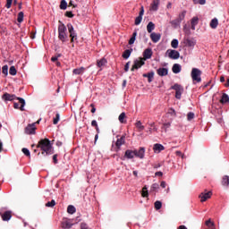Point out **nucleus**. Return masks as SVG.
<instances>
[{"mask_svg": "<svg viewBox=\"0 0 229 229\" xmlns=\"http://www.w3.org/2000/svg\"><path fill=\"white\" fill-rule=\"evenodd\" d=\"M66 26L70 33L71 42L72 43L75 40H78V33L74 30V27L71 23H68Z\"/></svg>", "mask_w": 229, "mask_h": 229, "instance_id": "423d86ee", "label": "nucleus"}, {"mask_svg": "<svg viewBox=\"0 0 229 229\" xmlns=\"http://www.w3.org/2000/svg\"><path fill=\"white\" fill-rule=\"evenodd\" d=\"M154 205L156 210H160V208H162V202L160 200H157Z\"/></svg>", "mask_w": 229, "mask_h": 229, "instance_id": "49530a36", "label": "nucleus"}, {"mask_svg": "<svg viewBox=\"0 0 229 229\" xmlns=\"http://www.w3.org/2000/svg\"><path fill=\"white\" fill-rule=\"evenodd\" d=\"M158 76H167L169 74V70L167 68H159L157 70Z\"/></svg>", "mask_w": 229, "mask_h": 229, "instance_id": "aec40b11", "label": "nucleus"}, {"mask_svg": "<svg viewBox=\"0 0 229 229\" xmlns=\"http://www.w3.org/2000/svg\"><path fill=\"white\" fill-rule=\"evenodd\" d=\"M163 126L165 128H171V122H167V123H163Z\"/></svg>", "mask_w": 229, "mask_h": 229, "instance_id": "338daca9", "label": "nucleus"}, {"mask_svg": "<svg viewBox=\"0 0 229 229\" xmlns=\"http://www.w3.org/2000/svg\"><path fill=\"white\" fill-rule=\"evenodd\" d=\"M166 55L171 58V60H178V58H180V52L177 50L168 49L166 51Z\"/></svg>", "mask_w": 229, "mask_h": 229, "instance_id": "6e6552de", "label": "nucleus"}, {"mask_svg": "<svg viewBox=\"0 0 229 229\" xmlns=\"http://www.w3.org/2000/svg\"><path fill=\"white\" fill-rule=\"evenodd\" d=\"M158 189H160V186L158 185V183H153L151 185L150 191L152 192H157V191H158Z\"/></svg>", "mask_w": 229, "mask_h": 229, "instance_id": "37998d69", "label": "nucleus"}, {"mask_svg": "<svg viewBox=\"0 0 229 229\" xmlns=\"http://www.w3.org/2000/svg\"><path fill=\"white\" fill-rule=\"evenodd\" d=\"M16 99H18L19 103L21 104V106H19V103L14 102L13 107L16 110H21V112H24V106H26V101L22 98H17Z\"/></svg>", "mask_w": 229, "mask_h": 229, "instance_id": "0eeeda50", "label": "nucleus"}, {"mask_svg": "<svg viewBox=\"0 0 229 229\" xmlns=\"http://www.w3.org/2000/svg\"><path fill=\"white\" fill-rule=\"evenodd\" d=\"M22 153L24 154L25 157H31V154L30 153V149L23 148L21 149Z\"/></svg>", "mask_w": 229, "mask_h": 229, "instance_id": "09e8293b", "label": "nucleus"}, {"mask_svg": "<svg viewBox=\"0 0 229 229\" xmlns=\"http://www.w3.org/2000/svg\"><path fill=\"white\" fill-rule=\"evenodd\" d=\"M97 134L95 135V142H98V139H99V126L95 127Z\"/></svg>", "mask_w": 229, "mask_h": 229, "instance_id": "5fc2aeb1", "label": "nucleus"}, {"mask_svg": "<svg viewBox=\"0 0 229 229\" xmlns=\"http://www.w3.org/2000/svg\"><path fill=\"white\" fill-rule=\"evenodd\" d=\"M2 72L4 76H8V65L5 64L2 67Z\"/></svg>", "mask_w": 229, "mask_h": 229, "instance_id": "de8ad7c7", "label": "nucleus"}, {"mask_svg": "<svg viewBox=\"0 0 229 229\" xmlns=\"http://www.w3.org/2000/svg\"><path fill=\"white\" fill-rule=\"evenodd\" d=\"M131 51H133V49L125 50L122 55L123 58H124V60H128L131 55Z\"/></svg>", "mask_w": 229, "mask_h": 229, "instance_id": "b1692460", "label": "nucleus"}, {"mask_svg": "<svg viewBox=\"0 0 229 229\" xmlns=\"http://www.w3.org/2000/svg\"><path fill=\"white\" fill-rule=\"evenodd\" d=\"M185 45L188 47H194L196 46V41H194V39H186L185 41Z\"/></svg>", "mask_w": 229, "mask_h": 229, "instance_id": "c756f323", "label": "nucleus"}, {"mask_svg": "<svg viewBox=\"0 0 229 229\" xmlns=\"http://www.w3.org/2000/svg\"><path fill=\"white\" fill-rule=\"evenodd\" d=\"M187 119L189 121H192V119H194V113H192V112L188 113Z\"/></svg>", "mask_w": 229, "mask_h": 229, "instance_id": "13d9d810", "label": "nucleus"}, {"mask_svg": "<svg viewBox=\"0 0 229 229\" xmlns=\"http://www.w3.org/2000/svg\"><path fill=\"white\" fill-rule=\"evenodd\" d=\"M12 3H13V0H6L5 8L7 9L12 8Z\"/></svg>", "mask_w": 229, "mask_h": 229, "instance_id": "4d7b16f0", "label": "nucleus"}, {"mask_svg": "<svg viewBox=\"0 0 229 229\" xmlns=\"http://www.w3.org/2000/svg\"><path fill=\"white\" fill-rule=\"evenodd\" d=\"M13 212L11 210H6V208H1L0 216L3 221H10L12 219Z\"/></svg>", "mask_w": 229, "mask_h": 229, "instance_id": "39448f33", "label": "nucleus"}, {"mask_svg": "<svg viewBox=\"0 0 229 229\" xmlns=\"http://www.w3.org/2000/svg\"><path fill=\"white\" fill-rule=\"evenodd\" d=\"M150 38L152 42H154V44H157V42H158L160 38H162V35H160V33L152 32L150 34Z\"/></svg>", "mask_w": 229, "mask_h": 229, "instance_id": "dca6fc26", "label": "nucleus"}, {"mask_svg": "<svg viewBox=\"0 0 229 229\" xmlns=\"http://www.w3.org/2000/svg\"><path fill=\"white\" fill-rule=\"evenodd\" d=\"M90 107H91V114H96V106H94V104H90Z\"/></svg>", "mask_w": 229, "mask_h": 229, "instance_id": "69168bd1", "label": "nucleus"}, {"mask_svg": "<svg viewBox=\"0 0 229 229\" xmlns=\"http://www.w3.org/2000/svg\"><path fill=\"white\" fill-rule=\"evenodd\" d=\"M199 198H200L201 203H204V201H207V199H210L212 198V191H205L202 192Z\"/></svg>", "mask_w": 229, "mask_h": 229, "instance_id": "1a4fd4ad", "label": "nucleus"}, {"mask_svg": "<svg viewBox=\"0 0 229 229\" xmlns=\"http://www.w3.org/2000/svg\"><path fill=\"white\" fill-rule=\"evenodd\" d=\"M2 99H4V101H13V99H17V97L13 94L4 93L2 96Z\"/></svg>", "mask_w": 229, "mask_h": 229, "instance_id": "2eb2a0df", "label": "nucleus"}, {"mask_svg": "<svg viewBox=\"0 0 229 229\" xmlns=\"http://www.w3.org/2000/svg\"><path fill=\"white\" fill-rule=\"evenodd\" d=\"M137 38V30H134L132 33L131 38L129 40V45L131 46L132 44H135V39Z\"/></svg>", "mask_w": 229, "mask_h": 229, "instance_id": "473e14b6", "label": "nucleus"}, {"mask_svg": "<svg viewBox=\"0 0 229 229\" xmlns=\"http://www.w3.org/2000/svg\"><path fill=\"white\" fill-rule=\"evenodd\" d=\"M124 157L129 159L134 158L135 157V150L127 149L125 151Z\"/></svg>", "mask_w": 229, "mask_h": 229, "instance_id": "4be33fe9", "label": "nucleus"}, {"mask_svg": "<svg viewBox=\"0 0 229 229\" xmlns=\"http://www.w3.org/2000/svg\"><path fill=\"white\" fill-rule=\"evenodd\" d=\"M222 104L228 103L229 102V97L226 95V93H224L222 95V98L220 100Z\"/></svg>", "mask_w": 229, "mask_h": 229, "instance_id": "c9c22d12", "label": "nucleus"}, {"mask_svg": "<svg viewBox=\"0 0 229 229\" xmlns=\"http://www.w3.org/2000/svg\"><path fill=\"white\" fill-rule=\"evenodd\" d=\"M60 121V114H56L55 117L53 120L54 124H58V122Z\"/></svg>", "mask_w": 229, "mask_h": 229, "instance_id": "3c124183", "label": "nucleus"}, {"mask_svg": "<svg viewBox=\"0 0 229 229\" xmlns=\"http://www.w3.org/2000/svg\"><path fill=\"white\" fill-rule=\"evenodd\" d=\"M191 80L196 83H201V71L198 68H192Z\"/></svg>", "mask_w": 229, "mask_h": 229, "instance_id": "7ed1b4c3", "label": "nucleus"}, {"mask_svg": "<svg viewBox=\"0 0 229 229\" xmlns=\"http://www.w3.org/2000/svg\"><path fill=\"white\" fill-rule=\"evenodd\" d=\"M153 30H155V23H153V21H149L147 25L148 33H152Z\"/></svg>", "mask_w": 229, "mask_h": 229, "instance_id": "c85d7f7f", "label": "nucleus"}, {"mask_svg": "<svg viewBox=\"0 0 229 229\" xmlns=\"http://www.w3.org/2000/svg\"><path fill=\"white\" fill-rule=\"evenodd\" d=\"M141 196H142V198H148V196H149V193L148 192V187L147 186H144L142 188Z\"/></svg>", "mask_w": 229, "mask_h": 229, "instance_id": "f704fd0d", "label": "nucleus"}, {"mask_svg": "<svg viewBox=\"0 0 229 229\" xmlns=\"http://www.w3.org/2000/svg\"><path fill=\"white\" fill-rule=\"evenodd\" d=\"M37 148L41 150V155H43V157H49V155L55 154L53 144H51V140L47 138L40 140L38 142Z\"/></svg>", "mask_w": 229, "mask_h": 229, "instance_id": "f257e3e1", "label": "nucleus"}, {"mask_svg": "<svg viewBox=\"0 0 229 229\" xmlns=\"http://www.w3.org/2000/svg\"><path fill=\"white\" fill-rule=\"evenodd\" d=\"M153 56V50L151 48H146L143 52V60H149Z\"/></svg>", "mask_w": 229, "mask_h": 229, "instance_id": "ddd939ff", "label": "nucleus"}, {"mask_svg": "<svg viewBox=\"0 0 229 229\" xmlns=\"http://www.w3.org/2000/svg\"><path fill=\"white\" fill-rule=\"evenodd\" d=\"M206 226L208 228H211V226H214V222H212L210 219L206 221Z\"/></svg>", "mask_w": 229, "mask_h": 229, "instance_id": "bf43d9fd", "label": "nucleus"}, {"mask_svg": "<svg viewBox=\"0 0 229 229\" xmlns=\"http://www.w3.org/2000/svg\"><path fill=\"white\" fill-rule=\"evenodd\" d=\"M135 127L137 128L138 131H144V125H142V122L137 121L135 123Z\"/></svg>", "mask_w": 229, "mask_h": 229, "instance_id": "cd10ccee", "label": "nucleus"}, {"mask_svg": "<svg viewBox=\"0 0 229 229\" xmlns=\"http://www.w3.org/2000/svg\"><path fill=\"white\" fill-rule=\"evenodd\" d=\"M222 185L224 187H228L229 186V176L228 175H224L222 178Z\"/></svg>", "mask_w": 229, "mask_h": 229, "instance_id": "bb28decb", "label": "nucleus"}, {"mask_svg": "<svg viewBox=\"0 0 229 229\" xmlns=\"http://www.w3.org/2000/svg\"><path fill=\"white\" fill-rule=\"evenodd\" d=\"M140 22H142V17H140V16L136 17L134 24L136 26H139V24H140Z\"/></svg>", "mask_w": 229, "mask_h": 229, "instance_id": "603ef678", "label": "nucleus"}, {"mask_svg": "<svg viewBox=\"0 0 229 229\" xmlns=\"http://www.w3.org/2000/svg\"><path fill=\"white\" fill-rule=\"evenodd\" d=\"M97 65H98V67H103V66L106 65V59L102 58L101 60L98 61Z\"/></svg>", "mask_w": 229, "mask_h": 229, "instance_id": "4c0bfd02", "label": "nucleus"}, {"mask_svg": "<svg viewBox=\"0 0 229 229\" xmlns=\"http://www.w3.org/2000/svg\"><path fill=\"white\" fill-rule=\"evenodd\" d=\"M128 71H130V62H127L124 65V72H128Z\"/></svg>", "mask_w": 229, "mask_h": 229, "instance_id": "e2e57ef3", "label": "nucleus"}, {"mask_svg": "<svg viewBox=\"0 0 229 229\" xmlns=\"http://www.w3.org/2000/svg\"><path fill=\"white\" fill-rule=\"evenodd\" d=\"M57 30L59 40H61L63 44H65V42H69V36H67V27L62 22V21H59Z\"/></svg>", "mask_w": 229, "mask_h": 229, "instance_id": "f03ea898", "label": "nucleus"}, {"mask_svg": "<svg viewBox=\"0 0 229 229\" xmlns=\"http://www.w3.org/2000/svg\"><path fill=\"white\" fill-rule=\"evenodd\" d=\"M85 71H86L85 67H81V68L73 69L72 72L73 74L80 75V74H83Z\"/></svg>", "mask_w": 229, "mask_h": 229, "instance_id": "393cba45", "label": "nucleus"}, {"mask_svg": "<svg viewBox=\"0 0 229 229\" xmlns=\"http://www.w3.org/2000/svg\"><path fill=\"white\" fill-rule=\"evenodd\" d=\"M172 90H175V98L182 99V95L183 94V86L176 83L171 87Z\"/></svg>", "mask_w": 229, "mask_h": 229, "instance_id": "20e7f679", "label": "nucleus"}, {"mask_svg": "<svg viewBox=\"0 0 229 229\" xmlns=\"http://www.w3.org/2000/svg\"><path fill=\"white\" fill-rule=\"evenodd\" d=\"M143 15H144V6H141L140 7V13H139V17H143Z\"/></svg>", "mask_w": 229, "mask_h": 229, "instance_id": "0e129e2a", "label": "nucleus"}, {"mask_svg": "<svg viewBox=\"0 0 229 229\" xmlns=\"http://www.w3.org/2000/svg\"><path fill=\"white\" fill-rule=\"evenodd\" d=\"M55 205H56V201H55V199H52L51 201H48L47 203H46L45 207L53 208Z\"/></svg>", "mask_w": 229, "mask_h": 229, "instance_id": "c03bdc74", "label": "nucleus"}, {"mask_svg": "<svg viewBox=\"0 0 229 229\" xmlns=\"http://www.w3.org/2000/svg\"><path fill=\"white\" fill-rule=\"evenodd\" d=\"M81 229H90V227L86 223H81Z\"/></svg>", "mask_w": 229, "mask_h": 229, "instance_id": "680f3d73", "label": "nucleus"}, {"mask_svg": "<svg viewBox=\"0 0 229 229\" xmlns=\"http://www.w3.org/2000/svg\"><path fill=\"white\" fill-rule=\"evenodd\" d=\"M126 113H122L119 117H118V121L122 123V124H125L126 123Z\"/></svg>", "mask_w": 229, "mask_h": 229, "instance_id": "2f4dec72", "label": "nucleus"}, {"mask_svg": "<svg viewBox=\"0 0 229 229\" xmlns=\"http://www.w3.org/2000/svg\"><path fill=\"white\" fill-rule=\"evenodd\" d=\"M65 17H68L69 19H72V17H74V14L72 13V12L71 11H67L65 13H64Z\"/></svg>", "mask_w": 229, "mask_h": 229, "instance_id": "6e6d98bb", "label": "nucleus"}, {"mask_svg": "<svg viewBox=\"0 0 229 229\" xmlns=\"http://www.w3.org/2000/svg\"><path fill=\"white\" fill-rule=\"evenodd\" d=\"M171 46L174 49H178V39H173L171 42Z\"/></svg>", "mask_w": 229, "mask_h": 229, "instance_id": "a18cd8bd", "label": "nucleus"}, {"mask_svg": "<svg viewBox=\"0 0 229 229\" xmlns=\"http://www.w3.org/2000/svg\"><path fill=\"white\" fill-rule=\"evenodd\" d=\"M160 6V0H152L149 6L150 12H158V7Z\"/></svg>", "mask_w": 229, "mask_h": 229, "instance_id": "9d476101", "label": "nucleus"}, {"mask_svg": "<svg viewBox=\"0 0 229 229\" xmlns=\"http://www.w3.org/2000/svg\"><path fill=\"white\" fill-rule=\"evenodd\" d=\"M185 15H187V11H182L181 13H179L178 20L182 22L183 19H185Z\"/></svg>", "mask_w": 229, "mask_h": 229, "instance_id": "ea45409f", "label": "nucleus"}, {"mask_svg": "<svg viewBox=\"0 0 229 229\" xmlns=\"http://www.w3.org/2000/svg\"><path fill=\"white\" fill-rule=\"evenodd\" d=\"M72 225H74V224H72V222H71V220L64 219L62 222V228L71 229V228H72Z\"/></svg>", "mask_w": 229, "mask_h": 229, "instance_id": "6ab92c4d", "label": "nucleus"}, {"mask_svg": "<svg viewBox=\"0 0 229 229\" xmlns=\"http://www.w3.org/2000/svg\"><path fill=\"white\" fill-rule=\"evenodd\" d=\"M9 74H11V76H15L17 74V69H15V66L10 67Z\"/></svg>", "mask_w": 229, "mask_h": 229, "instance_id": "79ce46f5", "label": "nucleus"}, {"mask_svg": "<svg viewBox=\"0 0 229 229\" xmlns=\"http://www.w3.org/2000/svg\"><path fill=\"white\" fill-rule=\"evenodd\" d=\"M168 114L172 115L173 117H176V111L174 108L168 109Z\"/></svg>", "mask_w": 229, "mask_h": 229, "instance_id": "8fccbe9b", "label": "nucleus"}, {"mask_svg": "<svg viewBox=\"0 0 229 229\" xmlns=\"http://www.w3.org/2000/svg\"><path fill=\"white\" fill-rule=\"evenodd\" d=\"M68 214H74L76 212V208L72 205H69L67 208Z\"/></svg>", "mask_w": 229, "mask_h": 229, "instance_id": "58836bf2", "label": "nucleus"}, {"mask_svg": "<svg viewBox=\"0 0 229 229\" xmlns=\"http://www.w3.org/2000/svg\"><path fill=\"white\" fill-rule=\"evenodd\" d=\"M17 21H18V22H23V21H24V13L23 12H20L19 13H18V18H17Z\"/></svg>", "mask_w": 229, "mask_h": 229, "instance_id": "a19ab883", "label": "nucleus"}, {"mask_svg": "<svg viewBox=\"0 0 229 229\" xmlns=\"http://www.w3.org/2000/svg\"><path fill=\"white\" fill-rule=\"evenodd\" d=\"M35 130H37V127H35V123L29 124L25 128V133L27 135H35Z\"/></svg>", "mask_w": 229, "mask_h": 229, "instance_id": "9b49d317", "label": "nucleus"}, {"mask_svg": "<svg viewBox=\"0 0 229 229\" xmlns=\"http://www.w3.org/2000/svg\"><path fill=\"white\" fill-rule=\"evenodd\" d=\"M170 24L173 28H178V26H180V24H182V21L177 18L175 20L171 21Z\"/></svg>", "mask_w": 229, "mask_h": 229, "instance_id": "a878e982", "label": "nucleus"}, {"mask_svg": "<svg viewBox=\"0 0 229 229\" xmlns=\"http://www.w3.org/2000/svg\"><path fill=\"white\" fill-rule=\"evenodd\" d=\"M135 157L138 158H144V154L146 153V148L144 147H140L139 150H134Z\"/></svg>", "mask_w": 229, "mask_h": 229, "instance_id": "f3484780", "label": "nucleus"}, {"mask_svg": "<svg viewBox=\"0 0 229 229\" xmlns=\"http://www.w3.org/2000/svg\"><path fill=\"white\" fill-rule=\"evenodd\" d=\"M124 142H126V136L123 135L121 138H118L115 142L117 149H121V146H123Z\"/></svg>", "mask_w": 229, "mask_h": 229, "instance_id": "4468645a", "label": "nucleus"}, {"mask_svg": "<svg viewBox=\"0 0 229 229\" xmlns=\"http://www.w3.org/2000/svg\"><path fill=\"white\" fill-rule=\"evenodd\" d=\"M143 78H148V83H151V81H153V78H155V72H150L148 73H144Z\"/></svg>", "mask_w": 229, "mask_h": 229, "instance_id": "5701e85b", "label": "nucleus"}, {"mask_svg": "<svg viewBox=\"0 0 229 229\" xmlns=\"http://www.w3.org/2000/svg\"><path fill=\"white\" fill-rule=\"evenodd\" d=\"M144 61L142 59L134 61V64L132 67L131 68V71L133 72L135 69H140L142 65H144Z\"/></svg>", "mask_w": 229, "mask_h": 229, "instance_id": "f8f14e48", "label": "nucleus"}, {"mask_svg": "<svg viewBox=\"0 0 229 229\" xmlns=\"http://www.w3.org/2000/svg\"><path fill=\"white\" fill-rule=\"evenodd\" d=\"M172 71L174 74H178L182 72V65H180L179 64H174L172 67Z\"/></svg>", "mask_w": 229, "mask_h": 229, "instance_id": "412c9836", "label": "nucleus"}, {"mask_svg": "<svg viewBox=\"0 0 229 229\" xmlns=\"http://www.w3.org/2000/svg\"><path fill=\"white\" fill-rule=\"evenodd\" d=\"M59 8H60L61 10H67V1H65V0H61Z\"/></svg>", "mask_w": 229, "mask_h": 229, "instance_id": "e433bc0d", "label": "nucleus"}, {"mask_svg": "<svg viewBox=\"0 0 229 229\" xmlns=\"http://www.w3.org/2000/svg\"><path fill=\"white\" fill-rule=\"evenodd\" d=\"M164 149H165V148L160 143H156L153 146L154 153H160L161 151H164Z\"/></svg>", "mask_w": 229, "mask_h": 229, "instance_id": "a211bd4d", "label": "nucleus"}, {"mask_svg": "<svg viewBox=\"0 0 229 229\" xmlns=\"http://www.w3.org/2000/svg\"><path fill=\"white\" fill-rule=\"evenodd\" d=\"M91 126H93L94 128H97L98 125V122L96 120H93L91 122Z\"/></svg>", "mask_w": 229, "mask_h": 229, "instance_id": "774afa93", "label": "nucleus"}, {"mask_svg": "<svg viewBox=\"0 0 229 229\" xmlns=\"http://www.w3.org/2000/svg\"><path fill=\"white\" fill-rule=\"evenodd\" d=\"M53 162L54 164H58V154L53 156Z\"/></svg>", "mask_w": 229, "mask_h": 229, "instance_id": "052dcab7", "label": "nucleus"}, {"mask_svg": "<svg viewBox=\"0 0 229 229\" xmlns=\"http://www.w3.org/2000/svg\"><path fill=\"white\" fill-rule=\"evenodd\" d=\"M194 4H205L207 0H193Z\"/></svg>", "mask_w": 229, "mask_h": 229, "instance_id": "864d4df0", "label": "nucleus"}, {"mask_svg": "<svg viewBox=\"0 0 229 229\" xmlns=\"http://www.w3.org/2000/svg\"><path fill=\"white\" fill-rule=\"evenodd\" d=\"M198 21H199L198 17H193L191 19V30H196V26H198Z\"/></svg>", "mask_w": 229, "mask_h": 229, "instance_id": "7c9ffc66", "label": "nucleus"}, {"mask_svg": "<svg viewBox=\"0 0 229 229\" xmlns=\"http://www.w3.org/2000/svg\"><path fill=\"white\" fill-rule=\"evenodd\" d=\"M217 24H219V22L217 21V18H215L210 21V28L216 30V28H217Z\"/></svg>", "mask_w": 229, "mask_h": 229, "instance_id": "72a5a7b5", "label": "nucleus"}]
</instances>
